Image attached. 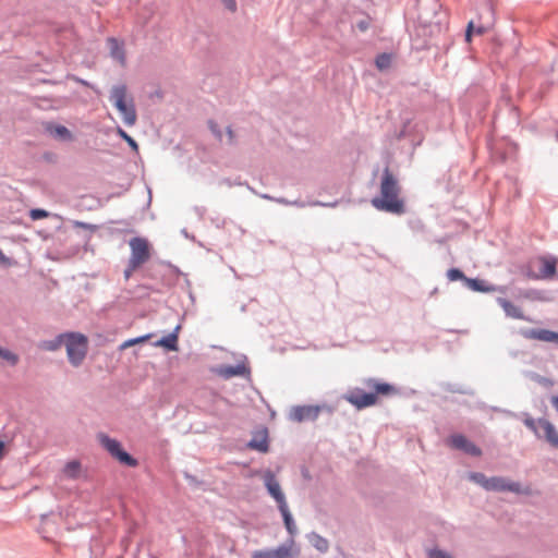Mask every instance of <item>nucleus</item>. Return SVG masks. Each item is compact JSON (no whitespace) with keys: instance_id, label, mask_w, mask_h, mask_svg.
<instances>
[{"instance_id":"1","label":"nucleus","mask_w":558,"mask_h":558,"mask_svg":"<svg viewBox=\"0 0 558 558\" xmlns=\"http://www.w3.org/2000/svg\"><path fill=\"white\" fill-rule=\"evenodd\" d=\"M400 193L401 187L397 178L389 168H385L380 181V194L372 199V205L381 211L402 215L405 208Z\"/></svg>"},{"instance_id":"2","label":"nucleus","mask_w":558,"mask_h":558,"mask_svg":"<svg viewBox=\"0 0 558 558\" xmlns=\"http://www.w3.org/2000/svg\"><path fill=\"white\" fill-rule=\"evenodd\" d=\"M110 101L122 117V121L126 126L135 125L137 121V112L134 99L129 93L126 85H116L110 90Z\"/></svg>"},{"instance_id":"3","label":"nucleus","mask_w":558,"mask_h":558,"mask_svg":"<svg viewBox=\"0 0 558 558\" xmlns=\"http://www.w3.org/2000/svg\"><path fill=\"white\" fill-rule=\"evenodd\" d=\"M60 340H64L66 355L73 366H80L87 353L88 339L80 332H68L60 335Z\"/></svg>"},{"instance_id":"4","label":"nucleus","mask_w":558,"mask_h":558,"mask_svg":"<svg viewBox=\"0 0 558 558\" xmlns=\"http://www.w3.org/2000/svg\"><path fill=\"white\" fill-rule=\"evenodd\" d=\"M524 424L534 432L538 438L544 437L550 446L558 448V430L553 423L545 418L535 421L534 418L527 417L524 420Z\"/></svg>"},{"instance_id":"5","label":"nucleus","mask_w":558,"mask_h":558,"mask_svg":"<svg viewBox=\"0 0 558 558\" xmlns=\"http://www.w3.org/2000/svg\"><path fill=\"white\" fill-rule=\"evenodd\" d=\"M98 439L101 446L120 463L131 468L137 465V460L130 456L126 451H124L121 447V444L118 440L112 439L105 434H100L98 436Z\"/></svg>"},{"instance_id":"6","label":"nucleus","mask_w":558,"mask_h":558,"mask_svg":"<svg viewBox=\"0 0 558 558\" xmlns=\"http://www.w3.org/2000/svg\"><path fill=\"white\" fill-rule=\"evenodd\" d=\"M131 262L133 267H141L150 257L149 243L144 238H133L130 240Z\"/></svg>"},{"instance_id":"7","label":"nucleus","mask_w":558,"mask_h":558,"mask_svg":"<svg viewBox=\"0 0 558 558\" xmlns=\"http://www.w3.org/2000/svg\"><path fill=\"white\" fill-rule=\"evenodd\" d=\"M557 259L554 257H538L531 263V266L537 267L538 272H527V276L532 279H548L554 277L556 274Z\"/></svg>"},{"instance_id":"8","label":"nucleus","mask_w":558,"mask_h":558,"mask_svg":"<svg viewBox=\"0 0 558 558\" xmlns=\"http://www.w3.org/2000/svg\"><path fill=\"white\" fill-rule=\"evenodd\" d=\"M264 484L269 493V495L276 500L278 504V508H281L287 504L284 494L281 490L280 484L277 481L275 474L271 471H266L263 475Z\"/></svg>"},{"instance_id":"9","label":"nucleus","mask_w":558,"mask_h":558,"mask_svg":"<svg viewBox=\"0 0 558 558\" xmlns=\"http://www.w3.org/2000/svg\"><path fill=\"white\" fill-rule=\"evenodd\" d=\"M446 442L451 448L462 450L463 452L470 456L481 454V450L474 444L469 441L463 435H452L446 440Z\"/></svg>"},{"instance_id":"10","label":"nucleus","mask_w":558,"mask_h":558,"mask_svg":"<svg viewBox=\"0 0 558 558\" xmlns=\"http://www.w3.org/2000/svg\"><path fill=\"white\" fill-rule=\"evenodd\" d=\"M347 400L357 409H364L374 405L377 402V396L375 393L355 391L351 392Z\"/></svg>"},{"instance_id":"11","label":"nucleus","mask_w":558,"mask_h":558,"mask_svg":"<svg viewBox=\"0 0 558 558\" xmlns=\"http://www.w3.org/2000/svg\"><path fill=\"white\" fill-rule=\"evenodd\" d=\"M319 408L313 405L295 407L291 411V418L295 422L315 420L318 416Z\"/></svg>"},{"instance_id":"12","label":"nucleus","mask_w":558,"mask_h":558,"mask_svg":"<svg viewBox=\"0 0 558 558\" xmlns=\"http://www.w3.org/2000/svg\"><path fill=\"white\" fill-rule=\"evenodd\" d=\"M524 338L542 342H555L558 344V332L549 329H529L523 332Z\"/></svg>"},{"instance_id":"13","label":"nucleus","mask_w":558,"mask_h":558,"mask_svg":"<svg viewBox=\"0 0 558 558\" xmlns=\"http://www.w3.org/2000/svg\"><path fill=\"white\" fill-rule=\"evenodd\" d=\"M490 489L498 492H513L517 494L525 493L522 490L519 483H514L501 477H490Z\"/></svg>"},{"instance_id":"14","label":"nucleus","mask_w":558,"mask_h":558,"mask_svg":"<svg viewBox=\"0 0 558 558\" xmlns=\"http://www.w3.org/2000/svg\"><path fill=\"white\" fill-rule=\"evenodd\" d=\"M497 303L501 306L508 317L514 319H527L520 306L514 305L512 302L505 298H498Z\"/></svg>"},{"instance_id":"15","label":"nucleus","mask_w":558,"mask_h":558,"mask_svg":"<svg viewBox=\"0 0 558 558\" xmlns=\"http://www.w3.org/2000/svg\"><path fill=\"white\" fill-rule=\"evenodd\" d=\"M110 56L116 59L121 65H125V52L123 45L118 39L110 37L107 40Z\"/></svg>"},{"instance_id":"16","label":"nucleus","mask_w":558,"mask_h":558,"mask_svg":"<svg viewBox=\"0 0 558 558\" xmlns=\"http://www.w3.org/2000/svg\"><path fill=\"white\" fill-rule=\"evenodd\" d=\"M217 372L221 377L229 379L234 376H243L248 373V369L244 363H241L235 366H221Z\"/></svg>"},{"instance_id":"17","label":"nucleus","mask_w":558,"mask_h":558,"mask_svg":"<svg viewBox=\"0 0 558 558\" xmlns=\"http://www.w3.org/2000/svg\"><path fill=\"white\" fill-rule=\"evenodd\" d=\"M248 447L252 449H255L259 452H267L268 451V436L267 430H260L256 433L251 441L248 442Z\"/></svg>"},{"instance_id":"18","label":"nucleus","mask_w":558,"mask_h":558,"mask_svg":"<svg viewBox=\"0 0 558 558\" xmlns=\"http://www.w3.org/2000/svg\"><path fill=\"white\" fill-rule=\"evenodd\" d=\"M518 299L527 300L532 302H547L549 301L548 295L544 291L535 289H526L519 291Z\"/></svg>"},{"instance_id":"19","label":"nucleus","mask_w":558,"mask_h":558,"mask_svg":"<svg viewBox=\"0 0 558 558\" xmlns=\"http://www.w3.org/2000/svg\"><path fill=\"white\" fill-rule=\"evenodd\" d=\"M180 329L178 326L174 332L169 333L168 336L161 338L157 342H155L156 347H162L170 351H178V333L177 331Z\"/></svg>"},{"instance_id":"20","label":"nucleus","mask_w":558,"mask_h":558,"mask_svg":"<svg viewBox=\"0 0 558 558\" xmlns=\"http://www.w3.org/2000/svg\"><path fill=\"white\" fill-rule=\"evenodd\" d=\"M367 386L375 390V395H390L395 391V388L386 383H377L374 379L367 380Z\"/></svg>"},{"instance_id":"21","label":"nucleus","mask_w":558,"mask_h":558,"mask_svg":"<svg viewBox=\"0 0 558 558\" xmlns=\"http://www.w3.org/2000/svg\"><path fill=\"white\" fill-rule=\"evenodd\" d=\"M48 130L56 137H59L64 141L72 140L71 132L63 125H53V126H50Z\"/></svg>"},{"instance_id":"22","label":"nucleus","mask_w":558,"mask_h":558,"mask_svg":"<svg viewBox=\"0 0 558 558\" xmlns=\"http://www.w3.org/2000/svg\"><path fill=\"white\" fill-rule=\"evenodd\" d=\"M81 464L78 461H70L64 465L63 473L70 478L78 477Z\"/></svg>"},{"instance_id":"23","label":"nucleus","mask_w":558,"mask_h":558,"mask_svg":"<svg viewBox=\"0 0 558 558\" xmlns=\"http://www.w3.org/2000/svg\"><path fill=\"white\" fill-rule=\"evenodd\" d=\"M281 514H282V518H283V521H284V525L287 527V530L289 531V533L293 534L294 531H295V524L293 522V519H292V515L290 513V510L288 508V505L279 508Z\"/></svg>"},{"instance_id":"24","label":"nucleus","mask_w":558,"mask_h":558,"mask_svg":"<svg viewBox=\"0 0 558 558\" xmlns=\"http://www.w3.org/2000/svg\"><path fill=\"white\" fill-rule=\"evenodd\" d=\"M464 284L466 288L473 290V291H486L487 288L485 287L484 282L483 281H480V280H476V279H470V278H466L464 279Z\"/></svg>"},{"instance_id":"25","label":"nucleus","mask_w":558,"mask_h":558,"mask_svg":"<svg viewBox=\"0 0 558 558\" xmlns=\"http://www.w3.org/2000/svg\"><path fill=\"white\" fill-rule=\"evenodd\" d=\"M390 64H391V57L387 53L379 54L376 58V66L381 71L388 69L390 66Z\"/></svg>"},{"instance_id":"26","label":"nucleus","mask_w":558,"mask_h":558,"mask_svg":"<svg viewBox=\"0 0 558 558\" xmlns=\"http://www.w3.org/2000/svg\"><path fill=\"white\" fill-rule=\"evenodd\" d=\"M149 338H150V335H145V336L137 337V338H134V339H129V340L124 341L121 344L120 349L124 350V349H126L129 347H132L134 344L143 343V342L147 341Z\"/></svg>"},{"instance_id":"27","label":"nucleus","mask_w":558,"mask_h":558,"mask_svg":"<svg viewBox=\"0 0 558 558\" xmlns=\"http://www.w3.org/2000/svg\"><path fill=\"white\" fill-rule=\"evenodd\" d=\"M117 134L123 138L134 150H137V143L121 128H117Z\"/></svg>"},{"instance_id":"28","label":"nucleus","mask_w":558,"mask_h":558,"mask_svg":"<svg viewBox=\"0 0 558 558\" xmlns=\"http://www.w3.org/2000/svg\"><path fill=\"white\" fill-rule=\"evenodd\" d=\"M313 545L320 551H326L329 547L328 541L319 535L313 536Z\"/></svg>"},{"instance_id":"29","label":"nucleus","mask_w":558,"mask_h":558,"mask_svg":"<svg viewBox=\"0 0 558 558\" xmlns=\"http://www.w3.org/2000/svg\"><path fill=\"white\" fill-rule=\"evenodd\" d=\"M447 278L449 281L462 280L464 281V274L458 268H451L447 271Z\"/></svg>"},{"instance_id":"30","label":"nucleus","mask_w":558,"mask_h":558,"mask_svg":"<svg viewBox=\"0 0 558 558\" xmlns=\"http://www.w3.org/2000/svg\"><path fill=\"white\" fill-rule=\"evenodd\" d=\"M0 357L9 361L12 365H15L19 361V357L16 354L12 353L9 350H4L0 348Z\"/></svg>"},{"instance_id":"31","label":"nucleus","mask_w":558,"mask_h":558,"mask_svg":"<svg viewBox=\"0 0 558 558\" xmlns=\"http://www.w3.org/2000/svg\"><path fill=\"white\" fill-rule=\"evenodd\" d=\"M48 216H49V213L46 211L45 209H40V208H35L29 211V217L33 220L44 219V218H47Z\"/></svg>"},{"instance_id":"32","label":"nucleus","mask_w":558,"mask_h":558,"mask_svg":"<svg viewBox=\"0 0 558 558\" xmlns=\"http://www.w3.org/2000/svg\"><path fill=\"white\" fill-rule=\"evenodd\" d=\"M470 478L476 483H478L480 485H482L483 487H487L488 485V481L486 480L485 475L484 474H481V473H472L470 474Z\"/></svg>"},{"instance_id":"33","label":"nucleus","mask_w":558,"mask_h":558,"mask_svg":"<svg viewBox=\"0 0 558 558\" xmlns=\"http://www.w3.org/2000/svg\"><path fill=\"white\" fill-rule=\"evenodd\" d=\"M429 558H453L448 553L440 550V549H432L428 553Z\"/></svg>"},{"instance_id":"34","label":"nucleus","mask_w":558,"mask_h":558,"mask_svg":"<svg viewBox=\"0 0 558 558\" xmlns=\"http://www.w3.org/2000/svg\"><path fill=\"white\" fill-rule=\"evenodd\" d=\"M61 344H64V340H60V336L54 340L46 343L45 348L47 350L53 351L57 350Z\"/></svg>"},{"instance_id":"35","label":"nucleus","mask_w":558,"mask_h":558,"mask_svg":"<svg viewBox=\"0 0 558 558\" xmlns=\"http://www.w3.org/2000/svg\"><path fill=\"white\" fill-rule=\"evenodd\" d=\"M225 8L228 9L230 12L236 11V1L235 0H221Z\"/></svg>"},{"instance_id":"36","label":"nucleus","mask_w":558,"mask_h":558,"mask_svg":"<svg viewBox=\"0 0 558 558\" xmlns=\"http://www.w3.org/2000/svg\"><path fill=\"white\" fill-rule=\"evenodd\" d=\"M473 33H474V24H473V22H470L468 24V28H466V32H465V39H466V41L471 40V36H472Z\"/></svg>"},{"instance_id":"37","label":"nucleus","mask_w":558,"mask_h":558,"mask_svg":"<svg viewBox=\"0 0 558 558\" xmlns=\"http://www.w3.org/2000/svg\"><path fill=\"white\" fill-rule=\"evenodd\" d=\"M137 268L138 267H133L131 262H129L128 268L124 270L125 279H129L132 276L133 271L136 270Z\"/></svg>"},{"instance_id":"38","label":"nucleus","mask_w":558,"mask_h":558,"mask_svg":"<svg viewBox=\"0 0 558 558\" xmlns=\"http://www.w3.org/2000/svg\"><path fill=\"white\" fill-rule=\"evenodd\" d=\"M253 558H275L270 553H255Z\"/></svg>"},{"instance_id":"39","label":"nucleus","mask_w":558,"mask_h":558,"mask_svg":"<svg viewBox=\"0 0 558 558\" xmlns=\"http://www.w3.org/2000/svg\"><path fill=\"white\" fill-rule=\"evenodd\" d=\"M550 402H551L553 407L558 411V396H553L550 398Z\"/></svg>"},{"instance_id":"40","label":"nucleus","mask_w":558,"mask_h":558,"mask_svg":"<svg viewBox=\"0 0 558 558\" xmlns=\"http://www.w3.org/2000/svg\"><path fill=\"white\" fill-rule=\"evenodd\" d=\"M227 133H228L229 142L233 143L234 142V133L231 130V128H228Z\"/></svg>"},{"instance_id":"41","label":"nucleus","mask_w":558,"mask_h":558,"mask_svg":"<svg viewBox=\"0 0 558 558\" xmlns=\"http://www.w3.org/2000/svg\"><path fill=\"white\" fill-rule=\"evenodd\" d=\"M9 263V259L8 257L3 254V252L0 250V264H8Z\"/></svg>"},{"instance_id":"42","label":"nucleus","mask_w":558,"mask_h":558,"mask_svg":"<svg viewBox=\"0 0 558 558\" xmlns=\"http://www.w3.org/2000/svg\"><path fill=\"white\" fill-rule=\"evenodd\" d=\"M3 453H4V444H3V441H0V459L2 458Z\"/></svg>"},{"instance_id":"43","label":"nucleus","mask_w":558,"mask_h":558,"mask_svg":"<svg viewBox=\"0 0 558 558\" xmlns=\"http://www.w3.org/2000/svg\"><path fill=\"white\" fill-rule=\"evenodd\" d=\"M476 33H477V34H483V33H484V28H482V27L477 28V29H476Z\"/></svg>"}]
</instances>
